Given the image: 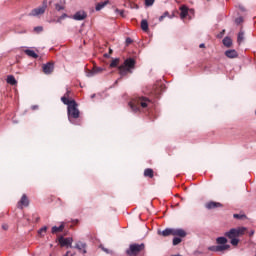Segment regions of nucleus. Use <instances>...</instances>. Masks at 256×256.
Returning <instances> with one entry per match:
<instances>
[{
	"label": "nucleus",
	"instance_id": "nucleus-1",
	"mask_svg": "<svg viewBox=\"0 0 256 256\" xmlns=\"http://www.w3.org/2000/svg\"><path fill=\"white\" fill-rule=\"evenodd\" d=\"M69 93H71L69 90L65 93V95L61 98L62 103L64 105H67V111H68V120L70 123L75 124V119H79L81 112H79V109L77 108V102L73 99H69Z\"/></svg>",
	"mask_w": 256,
	"mask_h": 256
},
{
	"label": "nucleus",
	"instance_id": "nucleus-2",
	"mask_svg": "<svg viewBox=\"0 0 256 256\" xmlns=\"http://www.w3.org/2000/svg\"><path fill=\"white\" fill-rule=\"evenodd\" d=\"M151 105H153L151 99L145 96H137L129 103L130 109L134 111V113L141 111V109H149Z\"/></svg>",
	"mask_w": 256,
	"mask_h": 256
},
{
	"label": "nucleus",
	"instance_id": "nucleus-3",
	"mask_svg": "<svg viewBox=\"0 0 256 256\" xmlns=\"http://www.w3.org/2000/svg\"><path fill=\"white\" fill-rule=\"evenodd\" d=\"M133 69H135V59L128 58L119 66V75L125 77L126 75H129V73H133Z\"/></svg>",
	"mask_w": 256,
	"mask_h": 256
},
{
	"label": "nucleus",
	"instance_id": "nucleus-4",
	"mask_svg": "<svg viewBox=\"0 0 256 256\" xmlns=\"http://www.w3.org/2000/svg\"><path fill=\"white\" fill-rule=\"evenodd\" d=\"M158 235H162V237H169L170 235L173 237H187V232L183 229L166 228L163 231H158Z\"/></svg>",
	"mask_w": 256,
	"mask_h": 256
},
{
	"label": "nucleus",
	"instance_id": "nucleus-5",
	"mask_svg": "<svg viewBox=\"0 0 256 256\" xmlns=\"http://www.w3.org/2000/svg\"><path fill=\"white\" fill-rule=\"evenodd\" d=\"M145 249V244H132L129 249L126 251L127 255L136 256L141 253Z\"/></svg>",
	"mask_w": 256,
	"mask_h": 256
},
{
	"label": "nucleus",
	"instance_id": "nucleus-6",
	"mask_svg": "<svg viewBox=\"0 0 256 256\" xmlns=\"http://www.w3.org/2000/svg\"><path fill=\"white\" fill-rule=\"evenodd\" d=\"M47 10V4H44L38 8L33 9L30 13V17H40V15H43L45 11Z\"/></svg>",
	"mask_w": 256,
	"mask_h": 256
},
{
	"label": "nucleus",
	"instance_id": "nucleus-7",
	"mask_svg": "<svg viewBox=\"0 0 256 256\" xmlns=\"http://www.w3.org/2000/svg\"><path fill=\"white\" fill-rule=\"evenodd\" d=\"M58 243H60L61 247L73 248V238H71V237L65 238L63 236H60L58 238Z\"/></svg>",
	"mask_w": 256,
	"mask_h": 256
},
{
	"label": "nucleus",
	"instance_id": "nucleus-8",
	"mask_svg": "<svg viewBox=\"0 0 256 256\" xmlns=\"http://www.w3.org/2000/svg\"><path fill=\"white\" fill-rule=\"evenodd\" d=\"M74 249H77L79 253H82L83 255H85L87 253V243L82 241H77L74 245Z\"/></svg>",
	"mask_w": 256,
	"mask_h": 256
},
{
	"label": "nucleus",
	"instance_id": "nucleus-9",
	"mask_svg": "<svg viewBox=\"0 0 256 256\" xmlns=\"http://www.w3.org/2000/svg\"><path fill=\"white\" fill-rule=\"evenodd\" d=\"M42 69L45 75H51V73H53L55 69V64L53 62H48L46 64H43Z\"/></svg>",
	"mask_w": 256,
	"mask_h": 256
},
{
	"label": "nucleus",
	"instance_id": "nucleus-10",
	"mask_svg": "<svg viewBox=\"0 0 256 256\" xmlns=\"http://www.w3.org/2000/svg\"><path fill=\"white\" fill-rule=\"evenodd\" d=\"M73 19H75V21H83L87 19V13H85V11H78L73 15Z\"/></svg>",
	"mask_w": 256,
	"mask_h": 256
},
{
	"label": "nucleus",
	"instance_id": "nucleus-11",
	"mask_svg": "<svg viewBox=\"0 0 256 256\" xmlns=\"http://www.w3.org/2000/svg\"><path fill=\"white\" fill-rule=\"evenodd\" d=\"M18 207L23 209V207H29V198H27V195L23 194L21 200L18 202Z\"/></svg>",
	"mask_w": 256,
	"mask_h": 256
},
{
	"label": "nucleus",
	"instance_id": "nucleus-12",
	"mask_svg": "<svg viewBox=\"0 0 256 256\" xmlns=\"http://www.w3.org/2000/svg\"><path fill=\"white\" fill-rule=\"evenodd\" d=\"M229 245H218V246H211L209 247V251H227V249H229Z\"/></svg>",
	"mask_w": 256,
	"mask_h": 256
},
{
	"label": "nucleus",
	"instance_id": "nucleus-13",
	"mask_svg": "<svg viewBox=\"0 0 256 256\" xmlns=\"http://www.w3.org/2000/svg\"><path fill=\"white\" fill-rule=\"evenodd\" d=\"M225 237H228V239H236L239 236L237 234V230L235 228H232L225 233Z\"/></svg>",
	"mask_w": 256,
	"mask_h": 256
},
{
	"label": "nucleus",
	"instance_id": "nucleus-14",
	"mask_svg": "<svg viewBox=\"0 0 256 256\" xmlns=\"http://www.w3.org/2000/svg\"><path fill=\"white\" fill-rule=\"evenodd\" d=\"M225 55L228 59H237L239 57V54L235 50H227Z\"/></svg>",
	"mask_w": 256,
	"mask_h": 256
},
{
	"label": "nucleus",
	"instance_id": "nucleus-15",
	"mask_svg": "<svg viewBox=\"0 0 256 256\" xmlns=\"http://www.w3.org/2000/svg\"><path fill=\"white\" fill-rule=\"evenodd\" d=\"M218 207H223V205L219 202H208L206 204V209H217Z\"/></svg>",
	"mask_w": 256,
	"mask_h": 256
},
{
	"label": "nucleus",
	"instance_id": "nucleus-16",
	"mask_svg": "<svg viewBox=\"0 0 256 256\" xmlns=\"http://www.w3.org/2000/svg\"><path fill=\"white\" fill-rule=\"evenodd\" d=\"M180 17L181 19H185V17H187V15H189V8H187V6L183 5L180 7Z\"/></svg>",
	"mask_w": 256,
	"mask_h": 256
},
{
	"label": "nucleus",
	"instance_id": "nucleus-17",
	"mask_svg": "<svg viewBox=\"0 0 256 256\" xmlns=\"http://www.w3.org/2000/svg\"><path fill=\"white\" fill-rule=\"evenodd\" d=\"M103 71H105V69H103L101 67H94L93 70L91 72H89L87 76L88 77H93V75L103 73Z\"/></svg>",
	"mask_w": 256,
	"mask_h": 256
},
{
	"label": "nucleus",
	"instance_id": "nucleus-18",
	"mask_svg": "<svg viewBox=\"0 0 256 256\" xmlns=\"http://www.w3.org/2000/svg\"><path fill=\"white\" fill-rule=\"evenodd\" d=\"M64 229H65V224L62 223L59 227H57V226L52 227V233L53 234L61 233Z\"/></svg>",
	"mask_w": 256,
	"mask_h": 256
},
{
	"label": "nucleus",
	"instance_id": "nucleus-19",
	"mask_svg": "<svg viewBox=\"0 0 256 256\" xmlns=\"http://www.w3.org/2000/svg\"><path fill=\"white\" fill-rule=\"evenodd\" d=\"M24 53L26 55H28V57H32L33 59H37V57H39V55H37V53H35V51L33 50H25Z\"/></svg>",
	"mask_w": 256,
	"mask_h": 256
},
{
	"label": "nucleus",
	"instance_id": "nucleus-20",
	"mask_svg": "<svg viewBox=\"0 0 256 256\" xmlns=\"http://www.w3.org/2000/svg\"><path fill=\"white\" fill-rule=\"evenodd\" d=\"M6 81H7L8 85H17V80L15 79V76H13V75H9L7 77Z\"/></svg>",
	"mask_w": 256,
	"mask_h": 256
},
{
	"label": "nucleus",
	"instance_id": "nucleus-21",
	"mask_svg": "<svg viewBox=\"0 0 256 256\" xmlns=\"http://www.w3.org/2000/svg\"><path fill=\"white\" fill-rule=\"evenodd\" d=\"M235 229H236V233H237L238 237H241V235H245V233H247V228H245V227H238Z\"/></svg>",
	"mask_w": 256,
	"mask_h": 256
},
{
	"label": "nucleus",
	"instance_id": "nucleus-22",
	"mask_svg": "<svg viewBox=\"0 0 256 256\" xmlns=\"http://www.w3.org/2000/svg\"><path fill=\"white\" fill-rule=\"evenodd\" d=\"M109 4V0L96 4V11H101L106 5Z\"/></svg>",
	"mask_w": 256,
	"mask_h": 256
},
{
	"label": "nucleus",
	"instance_id": "nucleus-23",
	"mask_svg": "<svg viewBox=\"0 0 256 256\" xmlns=\"http://www.w3.org/2000/svg\"><path fill=\"white\" fill-rule=\"evenodd\" d=\"M223 45L225 47H231L233 45V40H231V38H229V37H225L223 39Z\"/></svg>",
	"mask_w": 256,
	"mask_h": 256
},
{
	"label": "nucleus",
	"instance_id": "nucleus-24",
	"mask_svg": "<svg viewBox=\"0 0 256 256\" xmlns=\"http://www.w3.org/2000/svg\"><path fill=\"white\" fill-rule=\"evenodd\" d=\"M245 41V32L240 31L238 33V38H237V42L239 43V45H241V43Z\"/></svg>",
	"mask_w": 256,
	"mask_h": 256
},
{
	"label": "nucleus",
	"instance_id": "nucleus-25",
	"mask_svg": "<svg viewBox=\"0 0 256 256\" xmlns=\"http://www.w3.org/2000/svg\"><path fill=\"white\" fill-rule=\"evenodd\" d=\"M216 243H217L218 245H228V244H227V238H225V237H218V238L216 239Z\"/></svg>",
	"mask_w": 256,
	"mask_h": 256
},
{
	"label": "nucleus",
	"instance_id": "nucleus-26",
	"mask_svg": "<svg viewBox=\"0 0 256 256\" xmlns=\"http://www.w3.org/2000/svg\"><path fill=\"white\" fill-rule=\"evenodd\" d=\"M141 29L142 31H149V23L147 22V20L141 21Z\"/></svg>",
	"mask_w": 256,
	"mask_h": 256
},
{
	"label": "nucleus",
	"instance_id": "nucleus-27",
	"mask_svg": "<svg viewBox=\"0 0 256 256\" xmlns=\"http://www.w3.org/2000/svg\"><path fill=\"white\" fill-rule=\"evenodd\" d=\"M144 177H150V179H153V169L147 168L144 171Z\"/></svg>",
	"mask_w": 256,
	"mask_h": 256
},
{
	"label": "nucleus",
	"instance_id": "nucleus-28",
	"mask_svg": "<svg viewBox=\"0 0 256 256\" xmlns=\"http://www.w3.org/2000/svg\"><path fill=\"white\" fill-rule=\"evenodd\" d=\"M234 219H239L243 221V219H247V216L245 214H234L233 215Z\"/></svg>",
	"mask_w": 256,
	"mask_h": 256
},
{
	"label": "nucleus",
	"instance_id": "nucleus-29",
	"mask_svg": "<svg viewBox=\"0 0 256 256\" xmlns=\"http://www.w3.org/2000/svg\"><path fill=\"white\" fill-rule=\"evenodd\" d=\"M230 239H231L230 241L231 245H233L234 247H237V245H239V239L237 238H230Z\"/></svg>",
	"mask_w": 256,
	"mask_h": 256
},
{
	"label": "nucleus",
	"instance_id": "nucleus-30",
	"mask_svg": "<svg viewBox=\"0 0 256 256\" xmlns=\"http://www.w3.org/2000/svg\"><path fill=\"white\" fill-rule=\"evenodd\" d=\"M117 65H119V59H114L112 60V62L110 63V67H117Z\"/></svg>",
	"mask_w": 256,
	"mask_h": 256
},
{
	"label": "nucleus",
	"instance_id": "nucleus-31",
	"mask_svg": "<svg viewBox=\"0 0 256 256\" xmlns=\"http://www.w3.org/2000/svg\"><path fill=\"white\" fill-rule=\"evenodd\" d=\"M155 3V0H145V5L147 7H151V5H153Z\"/></svg>",
	"mask_w": 256,
	"mask_h": 256
},
{
	"label": "nucleus",
	"instance_id": "nucleus-32",
	"mask_svg": "<svg viewBox=\"0 0 256 256\" xmlns=\"http://www.w3.org/2000/svg\"><path fill=\"white\" fill-rule=\"evenodd\" d=\"M181 238H179V237H175L174 239H173V245H179V243H181Z\"/></svg>",
	"mask_w": 256,
	"mask_h": 256
},
{
	"label": "nucleus",
	"instance_id": "nucleus-33",
	"mask_svg": "<svg viewBox=\"0 0 256 256\" xmlns=\"http://www.w3.org/2000/svg\"><path fill=\"white\" fill-rule=\"evenodd\" d=\"M38 233H39L40 235H43V233H47V227H46V226L42 227V228L38 231Z\"/></svg>",
	"mask_w": 256,
	"mask_h": 256
},
{
	"label": "nucleus",
	"instance_id": "nucleus-34",
	"mask_svg": "<svg viewBox=\"0 0 256 256\" xmlns=\"http://www.w3.org/2000/svg\"><path fill=\"white\" fill-rule=\"evenodd\" d=\"M115 12L118 13L121 17H125V11L116 9Z\"/></svg>",
	"mask_w": 256,
	"mask_h": 256
},
{
	"label": "nucleus",
	"instance_id": "nucleus-35",
	"mask_svg": "<svg viewBox=\"0 0 256 256\" xmlns=\"http://www.w3.org/2000/svg\"><path fill=\"white\" fill-rule=\"evenodd\" d=\"M169 15V12H165L162 16L159 17V21H163L165 17Z\"/></svg>",
	"mask_w": 256,
	"mask_h": 256
},
{
	"label": "nucleus",
	"instance_id": "nucleus-36",
	"mask_svg": "<svg viewBox=\"0 0 256 256\" xmlns=\"http://www.w3.org/2000/svg\"><path fill=\"white\" fill-rule=\"evenodd\" d=\"M34 31L36 33H41V31H43V28L41 26H37V27L34 28Z\"/></svg>",
	"mask_w": 256,
	"mask_h": 256
},
{
	"label": "nucleus",
	"instance_id": "nucleus-37",
	"mask_svg": "<svg viewBox=\"0 0 256 256\" xmlns=\"http://www.w3.org/2000/svg\"><path fill=\"white\" fill-rule=\"evenodd\" d=\"M63 9H65L64 6H61L59 4H56V11H63Z\"/></svg>",
	"mask_w": 256,
	"mask_h": 256
},
{
	"label": "nucleus",
	"instance_id": "nucleus-38",
	"mask_svg": "<svg viewBox=\"0 0 256 256\" xmlns=\"http://www.w3.org/2000/svg\"><path fill=\"white\" fill-rule=\"evenodd\" d=\"M237 25H240V23H243V17L236 18Z\"/></svg>",
	"mask_w": 256,
	"mask_h": 256
},
{
	"label": "nucleus",
	"instance_id": "nucleus-39",
	"mask_svg": "<svg viewBox=\"0 0 256 256\" xmlns=\"http://www.w3.org/2000/svg\"><path fill=\"white\" fill-rule=\"evenodd\" d=\"M126 43L129 45V44L133 43V40H131V38H127Z\"/></svg>",
	"mask_w": 256,
	"mask_h": 256
},
{
	"label": "nucleus",
	"instance_id": "nucleus-40",
	"mask_svg": "<svg viewBox=\"0 0 256 256\" xmlns=\"http://www.w3.org/2000/svg\"><path fill=\"white\" fill-rule=\"evenodd\" d=\"M253 235H255V230L250 231V237H253Z\"/></svg>",
	"mask_w": 256,
	"mask_h": 256
},
{
	"label": "nucleus",
	"instance_id": "nucleus-41",
	"mask_svg": "<svg viewBox=\"0 0 256 256\" xmlns=\"http://www.w3.org/2000/svg\"><path fill=\"white\" fill-rule=\"evenodd\" d=\"M2 228L7 231L9 229V227L7 225H3Z\"/></svg>",
	"mask_w": 256,
	"mask_h": 256
},
{
	"label": "nucleus",
	"instance_id": "nucleus-42",
	"mask_svg": "<svg viewBox=\"0 0 256 256\" xmlns=\"http://www.w3.org/2000/svg\"><path fill=\"white\" fill-rule=\"evenodd\" d=\"M65 17H67V14H63L60 19H65Z\"/></svg>",
	"mask_w": 256,
	"mask_h": 256
},
{
	"label": "nucleus",
	"instance_id": "nucleus-43",
	"mask_svg": "<svg viewBox=\"0 0 256 256\" xmlns=\"http://www.w3.org/2000/svg\"><path fill=\"white\" fill-rule=\"evenodd\" d=\"M199 47H200V49H203V48H205V44H200Z\"/></svg>",
	"mask_w": 256,
	"mask_h": 256
},
{
	"label": "nucleus",
	"instance_id": "nucleus-44",
	"mask_svg": "<svg viewBox=\"0 0 256 256\" xmlns=\"http://www.w3.org/2000/svg\"><path fill=\"white\" fill-rule=\"evenodd\" d=\"M32 109L35 111V109H39V106H32Z\"/></svg>",
	"mask_w": 256,
	"mask_h": 256
},
{
	"label": "nucleus",
	"instance_id": "nucleus-45",
	"mask_svg": "<svg viewBox=\"0 0 256 256\" xmlns=\"http://www.w3.org/2000/svg\"><path fill=\"white\" fill-rule=\"evenodd\" d=\"M69 256H75V252H73V253H69Z\"/></svg>",
	"mask_w": 256,
	"mask_h": 256
},
{
	"label": "nucleus",
	"instance_id": "nucleus-46",
	"mask_svg": "<svg viewBox=\"0 0 256 256\" xmlns=\"http://www.w3.org/2000/svg\"><path fill=\"white\" fill-rule=\"evenodd\" d=\"M69 253H71V251H67L64 256H69Z\"/></svg>",
	"mask_w": 256,
	"mask_h": 256
},
{
	"label": "nucleus",
	"instance_id": "nucleus-47",
	"mask_svg": "<svg viewBox=\"0 0 256 256\" xmlns=\"http://www.w3.org/2000/svg\"><path fill=\"white\" fill-rule=\"evenodd\" d=\"M221 35H225V30H223V31L221 32Z\"/></svg>",
	"mask_w": 256,
	"mask_h": 256
},
{
	"label": "nucleus",
	"instance_id": "nucleus-48",
	"mask_svg": "<svg viewBox=\"0 0 256 256\" xmlns=\"http://www.w3.org/2000/svg\"><path fill=\"white\" fill-rule=\"evenodd\" d=\"M104 251H105L106 253H109V250H107V249H104Z\"/></svg>",
	"mask_w": 256,
	"mask_h": 256
},
{
	"label": "nucleus",
	"instance_id": "nucleus-49",
	"mask_svg": "<svg viewBox=\"0 0 256 256\" xmlns=\"http://www.w3.org/2000/svg\"><path fill=\"white\" fill-rule=\"evenodd\" d=\"M36 221H39V217H36Z\"/></svg>",
	"mask_w": 256,
	"mask_h": 256
}]
</instances>
